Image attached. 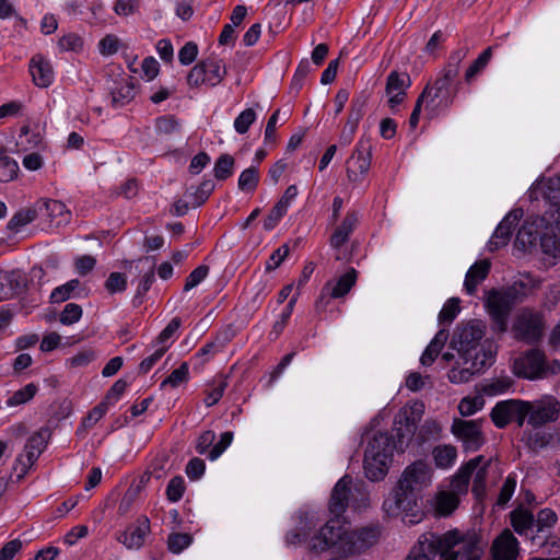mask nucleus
<instances>
[{
	"instance_id": "obj_1",
	"label": "nucleus",
	"mask_w": 560,
	"mask_h": 560,
	"mask_svg": "<svg viewBox=\"0 0 560 560\" xmlns=\"http://www.w3.org/2000/svg\"><path fill=\"white\" fill-rule=\"evenodd\" d=\"M423 413V402L415 401L395 416L392 433L378 431L368 438L363 467L370 480L378 481L386 476L394 451H404L408 445Z\"/></svg>"
},
{
	"instance_id": "obj_2",
	"label": "nucleus",
	"mask_w": 560,
	"mask_h": 560,
	"mask_svg": "<svg viewBox=\"0 0 560 560\" xmlns=\"http://www.w3.org/2000/svg\"><path fill=\"white\" fill-rule=\"evenodd\" d=\"M381 533V526L377 524L348 529L338 518H332L311 538L310 549L323 552L335 548L343 556L359 555L374 546Z\"/></svg>"
},
{
	"instance_id": "obj_3",
	"label": "nucleus",
	"mask_w": 560,
	"mask_h": 560,
	"mask_svg": "<svg viewBox=\"0 0 560 560\" xmlns=\"http://www.w3.org/2000/svg\"><path fill=\"white\" fill-rule=\"evenodd\" d=\"M419 560L424 556L428 560H480L482 549L475 535H463L457 529L442 535L427 533L419 538L408 557Z\"/></svg>"
},
{
	"instance_id": "obj_4",
	"label": "nucleus",
	"mask_w": 560,
	"mask_h": 560,
	"mask_svg": "<svg viewBox=\"0 0 560 560\" xmlns=\"http://www.w3.org/2000/svg\"><path fill=\"white\" fill-rule=\"evenodd\" d=\"M431 481L430 468L423 462L407 467L398 481L392 499L384 502L388 510L412 513L418 505L420 493Z\"/></svg>"
},
{
	"instance_id": "obj_5",
	"label": "nucleus",
	"mask_w": 560,
	"mask_h": 560,
	"mask_svg": "<svg viewBox=\"0 0 560 560\" xmlns=\"http://www.w3.org/2000/svg\"><path fill=\"white\" fill-rule=\"evenodd\" d=\"M544 197L548 202L547 214H549L556 224L547 230L540 236V247L544 254L555 259L560 258V176L549 178L542 187Z\"/></svg>"
},
{
	"instance_id": "obj_6",
	"label": "nucleus",
	"mask_w": 560,
	"mask_h": 560,
	"mask_svg": "<svg viewBox=\"0 0 560 560\" xmlns=\"http://www.w3.org/2000/svg\"><path fill=\"white\" fill-rule=\"evenodd\" d=\"M512 370L516 376L522 378H546L560 372V362L558 360L547 361L545 352H520L513 360Z\"/></svg>"
},
{
	"instance_id": "obj_7",
	"label": "nucleus",
	"mask_w": 560,
	"mask_h": 560,
	"mask_svg": "<svg viewBox=\"0 0 560 560\" xmlns=\"http://www.w3.org/2000/svg\"><path fill=\"white\" fill-rule=\"evenodd\" d=\"M511 331L517 340L528 345L538 342L545 331L542 313L528 307L520 310L514 318Z\"/></svg>"
},
{
	"instance_id": "obj_8",
	"label": "nucleus",
	"mask_w": 560,
	"mask_h": 560,
	"mask_svg": "<svg viewBox=\"0 0 560 560\" xmlns=\"http://www.w3.org/2000/svg\"><path fill=\"white\" fill-rule=\"evenodd\" d=\"M516 304L503 288L487 292L485 307L492 320L494 331L503 334L508 330V319Z\"/></svg>"
},
{
	"instance_id": "obj_9",
	"label": "nucleus",
	"mask_w": 560,
	"mask_h": 560,
	"mask_svg": "<svg viewBox=\"0 0 560 560\" xmlns=\"http://www.w3.org/2000/svg\"><path fill=\"white\" fill-rule=\"evenodd\" d=\"M48 439L49 430L47 428H42L30 436L24 447L25 454L19 455L12 467V471L16 474V482L25 477L30 468L38 459L46 448Z\"/></svg>"
},
{
	"instance_id": "obj_10",
	"label": "nucleus",
	"mask_w": 560,
	"mask_h": 560,
	"mask_svg": "<svg viewBox=\"0 0 560 560\" xmlns=\"http://www.w3.org/2000/svg\"><path fill=\"white\" fill-rule=\"evenodd\" d=\"M487 331V324L481 319H470L457 324L451 348L453 350H474L480 346Z\"/></svg>"
},
{
	"instance_id": "obj_11",
	"label": "nucleus",
	"mask_w": 560,
	"mask_h": 560,
	"mask_svg": "<svg viewBox=\"0 0 560 560\" xmlns=\"http://www.w3.org/2000/svg\"><path fill=\"white\" fill-rule=\"evenodd\" d=\"M451 431L462 442L466 452H476L485 443L480 421L456 418L453 420Z\"/></svg>"
},
{
	"instance_id": "obj_12",
	"label": "nucleus",
	"mask_w": 560,
	"mask_h": 560,
	"mask_svg": "<svg viewBox=\"0 0 560 560\" xmlns=\"http://www.w3.org/2000/svg\"><path fill=\"white\" fill-rule=\"evenodd\" d=\"M529 418L527 423L534 428L541 427L548 422H553L560 413V402L551 397L546 396L541 399L527 401Z\"/></svg>"
},
{
	"instance_id": "obj_13",
	"label": "nucleus",
	"mask_w": 560,
	"mask_h": 560,
	"mask_svg": "<svg viewBox=\"0 0 560 560\" xmlns=\"http://www.w3.org/2000/svg\"><path fill=\"white\" fill-rule=\"evenodd\" d=\"M371 143L368 140H360L347 161V177L350 182H362L371 166Z\"/></svg>"
},
{
	"instance_id": "obj_14",
	"label": "nucleus",
	"mask_w": 560,
	"mask_h": 560,
	"mask_svg": "<svg viewBox=\"0 0 560 560\" xmlns=\"http://www.w3.org/2000/svg\"><path fill=\"white\" fill-rule=\"evenodd\" d=\"M124 267L129 268V270H135L137 275L142 273V278L138 284V289L136 292V298L143 296L150 290L155 279L154 260L151 257H141L135 261H125Z\"/></svg>"
},
{
	"instance_id": "obj_15",
	"label": "nucleus",
	"mask_w": 560,
	"mask_h": 560,
	"mask_svg": "<svg viewBox=\"0 0 560 560\" xmlns=\"http://www.w3.org/2000/svg\"><path fill=\"white\" fill-rule=\"evenodd\" d=\"M410 84L411 80L407 73L393 71L388 74L386 81V95L388 96V105L392 109L405 101L407 96L406 90Z\"/></svg>"
},
{
	"instance_id": "obj_16",
	"label": "nucleus",
	"mask_w": 560,
	"mask_h": 560,
	"mask_svg": "<svg viewBox=\"0 0 560 560\" xmlns=\"http://www.w3.org/2000/svg\"><path fill=\"white\" fill-rule=\"evenodd\" d=\"M518 541L510 529H504L492 542V560H516Z\"/></svg>"
},
{
	"instance_id": "obj_17",
	"label": "nucleus",
	"mask_w": 560,
	"mask_h": 560,
	"mask_svg": "<svg viewBox=\"0 0 560 560\" xmlns=\"http://www.w3.org/2000/svg\"><path fill=\"white\" fill-rule=\"evenodd\" d=\"M521 217L522 213L518 210L511 211L504 217V219L497 226L490 241L488 242V248L490 252H494L508 244L512 231L518 223Z\"/></svg>"
},
{
	"instance_id": "obj_18",
	"label": "nucleus",
	"mask_w": 560,
	"mask_h": 560,
	"mask_svg": "<svg viewBox=\"0 0 560 560\" xmlns=\"http://www.w3.org/2000/svg\"><path fill=\"white\" fill-rule=\"evenodd\" d=\"M352 478L343 476L334 487L330 495L329 511L339 517L349 505L350 495L352 494Z\"/></svg>"
},
{
	"instance_id": "obj_19",
	"label": "nucleus",
	"mask_w": 560,
	"mask_h": 560,
	"mask_svg": "<svg viewBox=\"0 0 560 560\" xmlns=\"http://www.w3.org/2000/svg\"><path fill=\"white\" fill-rule=\"evenodd\" d=\"M357 282V271L351 268L337 280L328 281L322 289L320 300L329 296L331 299L343 298L354 287Z\"/></svg>"
},
{
	"instance_id": "obj_20",
	"label": "nucleus",
	"mask_w": 560,
	"mask_h": 560,
	"mask_svg": "<svg viewBox=\"0 0 560 560\" xmlns=\"http://www.w3.org/2000/svg\"><path fill=\"white\" fill-rule=\"evenodd\" d=\"M150 533V521L147 516L138 520L137 525L130 526L118 537L119 542L128 549H139L143 546L147 536Z\"/></svg>"
},
{
	"instance_id": "obj_21",
	"label": "nucleus",
	"mask_w": 560,
	"mask_h": 560,
	"mask_svg": "<svg viewBox=\"0 0 560 560\" xmlns=\"http://www.w3.org/2000/svg\"><path fill=\"white\" fill-rule=\"evenodd\" d=\"M540 281L529 273H522L512 284L503 289L517 303H522L529 294L538 289Z\"/></svg>"
},
{
	"instance_id": "obj_22",
	"label": "nucleus",
	"mask_w": 560,
	"mask_h": 560,
	"mask_svg": "<svg viewBox=\"0 0 560 560\" xmlns=\"http://www.w3.org/2000/svg\"><path fill=\"white\" fill-rule=\"evenodd\" d=\"M30 73L35 85L47 88L52 83L54 70L50 62L42 55H35L30 61Z\"/></svg>"
},
{
	"instance_id": "obj_23",
	"label": "nucleus",
	"mask_w": 560,
	"mask_h": 560,
	"mask_svg": "<svg viewBox=\"0 0 560 560\" xmlns=\"http://www.w3.org/2000/svg\"><path fill=\"white\" fill-rule=\"evenodd\" d=\"M357 211H348L341 223L335 229L330 236L329 244L332 248L339 249L350 238V235L354 231L358 224Z\"/></svg>"
},
{
	"instance_id": "obj_24",
	"label": "nucleus",
	"mask_w": 560,
	"mask_h": 560,
	"mask_svg": "<svg viewBox=\"0 0 560 560\" xmlns=\"http://www.w3.org/2000/svg\"><path fill=\"white\" fill-rule=\"evenodd\" d=\"M430 90L428 97H425V110L430 117H433L441 110L447 109L453 104V96L450 92L441 90H433L431 84H427L423 91Z\"/></svg>"
},
{
	"instance_id": "obj_25",
	"label": "nucleus",
	"mask_w": 560,
	"mask_h": 560,
	"mask_svg": "<svg viewBox=\"0 0 560 560\" xmlns=\"http://www.w3.org/2000/svg\"><path fill=\"white\" fill-rule=\"evenodd\" d=\"M491 264L483 259L475 262L467 271L464 287L468 294L472 295L477 287L488 277Z\"/></svg>"
},
{
	"instance_id": "obj_26",
	"label": "nucleus",
	"mask_w": 560,
	"mask_h": 560,
	"mask_svg": "<svg viewBox=\"0 0 560 560\" xmlns=\"http://www.w3.org/2000/svg\"><path fill=\"white\" fill-rule=\"evenodd\" d=\"M510 517L514 530L521 536H526L532 539V535H534L533 513L523 508H517L511 512Z\"/></svg>"
},
{
	"instance_id": "obj_27",
	"label": "nucleus",
	"mask_w": 560,
	"mask_h": 560,
	"mask_svg": "<svg viewBox=\"0 0 560 560\" xmlns=\"http://www.w3.org/2000/svg\"><path fill=\"white\" fill-rule=\"evenodd\" d=\"M485 457L482 455H478L466 463L458 472L455 475L452 486L454 490L464 492L467 490L469 480L474 474V471L479 467V465L483 462Z\"/></svg>"
},
{
	"instance_id": "obj_28",
	"label": "nucleus",
	"mask_w": 560,
	"mask_h": 560,
	"mask_svg": "<svg viewBox=\"0 0 560 560\" xmlns=\"http://www.w3.org/2000/svg\"><path fill=\"white\" fill-rule=\"evenodd\" d=\"M364 102L357 100L352 103L351 112L349 114L345 129L340 136V142L348 145L352 141V137L357 130L358 124L363 116Z\"/></svg>"
},
{
	"instance_id": "obj_29",
	"label": "nucleus",
	"mask_w": 560,
	"mask_h": 560,
	"mask_svg": "<svg viewBox=\"0 0 560 560\" xmlns=\"http://www.w3.org/2000/svg\"><path fill=\"white\" fill-rule=\"evenodd\" d=\"M516 401V399L500 401L492 408L490 416L497 428H504L512 422Z\"/></svg>"
},
{
	"instance_id": "obj_30",
	"label": "nucleus",
	"mask_w": 560,
	"mask_h": 560,
	"mask_svg": "<svg viewBox=\"0 0 560 560\" xmlns=\"http://www.w3.org/2000/svg\"><path fill=\"white\" fill-rule=\"evenodd\" d=\"M458 354H459V361H457L458 366H454L448 372V380L452 383H456V384L466 383L471 378L472 375H475L474 368L468 366V363H469L468 354H472V352H458Z\"/></svg>"
},
{
	"instance_id": "obj_31",
	"label": "nucleus",
	"mask_w": 560,
	"mask_h": 560,
	"mask_svg": "<svg viewBox=\"0 0 560 560\" xmlns=\"http://www.w3.org/2000/svg\"><path fill=\"white\" fill-rule=\"evenodd\" d=\"M201 62L205 65L203 69L206 70L205 74L208 80V85H218L226 74V69L222 65V61L214 58H208Z\"/></svg>"
},
{
	"instance_id": "obj_32",
	"label": "nucleus",
	"mask_w": 560,
	"mask_h": 560,
	"mask_svg": "<svg viewBox=\"0 0 560 560\" xmlns=\"http://www.w3.org/2000/svg\"><path fill=\"white\" fill-rule=\"evenodd\" d=\"M110 94L112 105L115 108H119L130 103L133 100L136 92L133 84L129 81H125L113 89Z\"/></svg>"
},
{
	"instance_id": "obj_33",
	"label": "nucleus",
	"mask_w": 560,
	"mask_h": 560,
	"mask_svg": "<svg viewBox=\"0 0 560 560\" xmlns=\"http://www.w3.org/2000/svg\"><path fill=\"white\" fill-rule=\"evenodd\" d=\"M37 202L34 207L24 208L13 214L8 222V229L11 231H19L21 228L33 222L38 215Z\"/></svg>"
},
{
	"instance_id": "obj_34",
	"label": "nucleus",
	"mask_w": 560,
	"mask_h": 560,
	"mask_svg": "<svg viewBox=\"0 0 560 560\" xmlns=\"http://www.w3.org/2000/svg\"><path fill=\"white\" fill-rule=\"evenodd\" d=\"M557 520V514L551 509L540 510L537 514V518H534V535L550 533Z\"/></svg>"
},
{
	"instance_id": "obj_35",
	"label": "nucleus",
	"mask_w": 560,
	"mask_h": 560,
	"mask_svg": "<svg viewBox=\"0 0 560 560\" xmlns=\"http://www.w3.org/2000/svg\"><path fill=\"white\" fill-rule=\"evenodd\" d=\"M148 479L149 477H142L139 483L132 485L127 489L118 506V513L120 515H125L131 510L133 503L138 500Z\"/></svg>"
},
{
	"instance_id": "obj_36",
	"label": "nucleus",
	"mask_w": 560,
	"mask_h": 560,
	"mask_svg": "<svg viewBox=\"0 0 560 560\" xmlns=\"http://www.w3.org/2000/svg\"><path fill=\"white\" fill-rule=\"evenodd\" d=\"M457 457L456 447L453 445H440L433 450V458L439 468L451 467Z\"/></svg>"
},
{
	"instance_id": "obj_37",
	"label": "nucleus",
	"mask_w": 560,
	"mask_h": 560,
	"mask_svg": "<svg viewBox=\"0 0 560 560\" xmlns=\"http://www.w3.org/2000/svg\"><path fill=\"white\" fill-rule=\"evenodd\" d=\"M458 502V498L455 493L442 491L436 495L435 511L440 515L447 516L455 511Z\"/></svg>"
},
{
	"instance_id": "obj_38",
	"label": "nucleus",
	"mask_w": 560,
	"mask_h": 560,
	"mask_svg": "<svg viewBox=\"0 0 560 560\" xmlns=\"http://www.w3.org/2000/svg\"><path fill=\"white\" fill-rule=\"evenodd\" d=\"M214 183L212 179H205L194 191H187L186 197L190 199L192 207H199L206 202L209 196L214 189Z\"/></svg>"
},
{
	"instance_id": "obj_39",
	"label": "nucleus",
	"mask_w": 560,
	"mask_h": 560,
	"mask_svg": "<svg viewBox=\"0 0 560 560\" xmlns=\"http://www.w3.org/2000/svg\"><path fill=\"white\" fill-rule=\"evenodd\" d=\"M235 160L230 154H221L214 163L213 174L218 180H225L233 174Z\"/></svg>"
},
{
	"instance_id": "obj_40",
	"label": "nucleus",
	"mask_w": 560,
	"mask_h": 560,
	"mask_svg": "<svg viewBox=\"0 0 560 560\" xmlns=\"http://www.w3.org/2000/svg\"><path fill=\"white\" fill-rule=\"evenodd\" d=\"M259 183V170L257 166H250L244 170L237 182L238 189L242 191H254Z\"/></svg>"
},
{
	"instance_id": "obj_41",
	"label": "nucleus",
	"mask_w": 560,
	"mask_h": 560,
	"mask_svg": "<svg viewBox=\"0 0 560 560\" xmlns=\"http://www.w3.org/2000/svg\"><path fill=\"white\" fill-rule=\"evenodd\" d=\"M492 57V47L486 48L478 58L468 67L465 72V80L471 82L475 77L481 73Z\"/></svg>"
},
{
	"instance_id": "obj_42",
	"label": "nucleus",
	"mask_w": 560,
	"mask_h": 560,
	"mask_svg": "<svg viewBox=\"0 0 560 560\" xmlns=\"http://www.w3.org/2000/svg\"><path fill=\"white\" fill-rule=\"evenodd\" d=\"M79 285L80 281L78 279H72L67 283L55 288L50 294L51 303H61L74 296V292Z\"/></svg>"
},
{
	"instance_id": "obj_43",
	"label": "nucleus",
	"mask_w": 560,
	"mask_h": 560,
	"mask_svg": "<svg viewBox=\"0 0 560 560\" xmlns=\"http://www.w3.org/2000/svg\"><path fill=\"white\" fill-rule=\"evenodd\" d=\"M533 545L546 549L548 553H557L560 551V537L550 533L544 535H532Z\"/></svg>"
},
{
	"instance_id": "obj_44",
	"label": "nucleus",
	"mask_w": 560,
	"mask_h": 560,
	"mask_svg": "<svg viewBox=\"0 0 560 560\" xmlns=\"http://www.w3.org/2000/svg\"><path fill=\"white\" fill-rule=\"evenodd\" d=\"M551 438V434L544 431H532L524 433L523 441L530 450L538 451L549 445Z\"/></svg>"
},
{
	"instance_id": "obj_45",
	"label": "nucleus",
	"mask_w": 560,
	"mask_h": 560,
	"mask_svg": "<svg viewBox=\"0 0 560 560\" xmlns=\"http://www.w3.org/2000/svg\"><path fill=\"white\" fill-rule=\"evenodd\" d=\"M37 386L33 383L13 393L7 400L9 407H15L30 401L37 393Z\"/></svg>"
},
{
	"instance_id": "obj_46",
	"label": "nucleus",
	"mask_w": 560,
	"mask_h": 560,
	"mask_svg": "<svg viewBox=\"0 0 560 560\" xmlns=\"http://www.w3.org/2000/svg\"><path fill=\"white\" fill-rule=\"evenodd\" d=\"M189 368L187 362H183L177 369H175L162 383L161 387L171 386L173 388L178 387L180 384L188 381Z\"/></svg>"
},
{
	"instance_id": "obj_47",
	"label": "nucleus",
	"mask_w": 560,
	"mask_h": 560,
	"mask_svg": "<svg viewBox=\"0 0 560 560\" xmlns=\"http://www.w3.org/2000/svg\"><path fill=\"white\" fill-rule=\"evenodd\" d=\"M442 431L441 424L434 419H428L420 427L418 432V439L421 443L430 440H436L440 438Z\"/></svg>"
},
{
	"instance_id": "obj_48",
	"label": "nucleus",
	"mask_w": 560,
	"mask_h": 560,
	"mask_svg": "<svg viewBox=\"0 0 560 560\" xmlns=\"http://www.w3.org/2000/svg\"><path fill=\"white\" fill-rule=\"evenodd\" d=\"M155 129L159 135L172 136L179 132L180 122L174 116H162L155 120Z\"/></svg>"
},
{
	"instance_id": "obj_49",
	"label": "nucleus",
	"mask_w": 560,
	"mask_h": 560,
	"mask_svg": "<svg viewBox=\"0 0 560 560\" xmlns=\"http://www.w3.org/2000/svg\"><path fill=\"white\" fill-rule=\"evenodd\" d=\"M19 172V165L16 161L10 156L0 158V182L9 183L13 180Z\"/></svg>"
},
{
	"instance_id": "obj_50",
	"label": "nucleus",
	"mask_w": 560,
	"mask_h": 560,
	"mask_svg": "<svg viewBox=\"0 0 560 560\" xmlns=\"http://www.w3.org/2000/svg\"><path fill=\"white\" fill-rule=\"evenodd\" d=\"M460 300L458 298L448 299L442 310L439 313V322L442 323H452L458 313L460 312L459 306Z\"/></svg>"
},
{
	"instance_id": "obj_51",
	"label": "nucleus",
	"mask_w": 560,
	"mask_h": 560,
	"mask_svg": "<svg viewBox=\"0 0 560 560\" xmlns=\"http://www.w3.org/2000/svg\"><path fill=\"white\" fill-rule=\"evenodd\" d=\"M485 405V399L481 396L464 397L458 405V411L463 417H468L476 413Z\"/></svg>"
},
{
	"instance_id": "obj_52",
	"label": "nucleus",
	"mask_w": 560,
	"mask_h": 560,
	"mask_svg": "<svg viewBox=\"0 0 560 560\" xmlns=\"http://www.w3.org/2000/svg\"><path fill=\"white\" fill-rule=\"evenodd\" d=\"M256 120V113L253 108L244 109L234 120V129L237 133L244 135Z\"/></svg>"
},
{
	"instance_id": "obj_53",
	"label": "nucleus",
	"mask_w": 560,
	"mask_h": 560,
	"mask_svg": "<svg viewBox=\"0 0 560 560\" xmlns=\"http://www.w3.org/2000/svg\"><path fill=\"white\" fill-rule=\"evenodd\" d=\"M192 541L189 534L174 533L168 536L167 545L170 551L173 553H179L187 548Z\"/></svg>"
},
{
	"instance_id": "obj_54",
	"label": "nucleus",
	"mask_w": 560,
	"mask_h": 560,
	"mask_svg": "<svg viewBox=\"0 0 560 560\" xmlns=\"http://www.w3.org/2000/svg\"><path fill=\"white\" fill-rule=\"evenodd\" d=\"M185 482L183 477L175 476L173 477L167 487H166V497L167 500L171 502H177L182 499L184 492H185Z\"/></svg>"
},
{
	"instance_id": "obj_55",
	"label": "nucleus",
	"mask_w": 560,
	"mask_h": 560,
	"mask_svg": "<svg viewBox=\"0 0 560 560\" xmlns=\"http://www.w3.org/2000/svg\"><path fill=\"white\" fill-rule=\"evenodd\" d=\"M180 326V319L178 317H174L167 326L161 331L159 335V345L160 348L158 350H166L170 348V343H167L168 339L173 338L174 335L177 332L178 328Z\"/></svg>"
},
{
	"instance_id": "obj_56",
	"label": "nucleus",
	"mask_w": 560,
	"mask_h": 560,
	"mask_svg": "<svg viewBox=\"0 0 560 560\" xmlns=\"http://www.w3.org/2000/svg\"><path fill=\"white\" fill-rule=\"evenodd\" d=\"M104 287L110 294L122 292L127 288V279L124 273L112 272L105 281Z\"/></svg>"
},
{
	"instance_id": "obj_57",
	"label": "nucleus",
	"mask_w": 560,
	"mask_h": 560,
	"mask_svg": "<svg viewBox=\"0 0 560 560\" xmlns=\"http://www.w3.org/2000/svg\"><path fill=\"white\" fill-rule=\"evenodd\" d=\"M37 207L39 212L45 210L49 217L62 215L67 212L66 205L59 200H40Z\"/></svg>"
},
{
	"instance_id": "obj_58",
	"label": "nucleus",
	"mask_w": 560,
	"mask_h": 560,
	"mask_svg": "<svg viewBox=\"0 0 560 560\" xmlns=\"http://www.w3.org/2000/svg\"><path fill=\"white\" fill-rule=\"evenodd\" d=\"M489 463H486L482 467L476 469L472 481V492L477 498H481L486 492V479L488 475Z\"/></svg>"
},
{
	"instance_id": "obj_59",
	"label": "nucleus",
	"mask_w": 560,
	"mask_h": 560,
	"mask_svg": "<svg viewBox=\"0 0 560 560\" xmlns=\"http://www.w3.org/2000/svg\"><path fill=\"white\" fill-rule=\"evenodd\" d=\"M82 316V307L75 303H68L60 313L59 320L65 325L77 323Z\"/></svg>"
},
{
	"instance_id": "obj_60",
	"label": "nucleus",
	"mask_w": 560,
	"mask_h": 560,
	"mask_svg": "<svg viewBox=\"0 0 560 560\" xmlns=\"http://www.w3.org/2000/svg\"><path fill=\"white\" fill-rule=\"evenodd\" d=\"M494 353L495 352H472V354H468V366L474 368V373L477 374L487 366L488 360L493 359Z\"/></svg>"
},
{
	"instance_id": "obj_61",
	"label": "nucleus",
	"mask_w": 560,
	"mask_h": 560,
	"mask_svg": "<svg viewBox=\"0 0 560 560\" xmlns=\"http://www.w3.org/2000/svg\"><path fill=\"white\" fill-rule=\"evenodd\" d=\"M233 441V433L228 431L221 434L220 441L215 443L208 453L210 460H215L221 454L231 445Z\"/></svg>"
},
{
	"instance_id": "obj_62",
	"label": "nucleus",
	"mask_w": 560,
	"mask_h": 560,
	"mask_svg": "<svg viewBox=\"0 0 560 560\" xmlns=\"http://www.w3.org/2000/svg\"><path fill=\"white\" fill-rule=\"evenodd\" d=\"M209 273V267L206 265H200L196 269H194L186 279V283L184 285V291H189L192 288L197 287L201 281L206 279Z\"/></svg>"
},
{
	"instance_id": "obj_63",
	"label": "nucleus",
	"mask_w": 560,
	"mask_h": 560,
	"mask_svg": "<svg viewBox=\"0 0 560 560\" xmlns=\"http://www.w3.org/2000/svg\"><path fill=\"white\" fill-rule=\"evenodd\" d=\"M108 406L101 401L97 406L92 408L88 416L83 419L82 425L88 429L96 424L107 412Z\"/></svg>"
},
{
	"instance_id": "obj_64",
	"label": "nucleus",
	"mask_w": 560,
	"mask_h": 560,
	"mask_svg": "<svg viewBox=\"0 0 560 560\" xmlns=\"http://www.w3.org/2000/svg\"><path fill=\"white\" fill-rule=\"evenodd\" d=\"M515 488H516L515 477L508 476V478L505 479V481L500 490V493H499V497L497 500V504L501 505V506L505 505L511 500V498L515 491Z\"/></svg>"
}]
</instances>
